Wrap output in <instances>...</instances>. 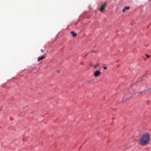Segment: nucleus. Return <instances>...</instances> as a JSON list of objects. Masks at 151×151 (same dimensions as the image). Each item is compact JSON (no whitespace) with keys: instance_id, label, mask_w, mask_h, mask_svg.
<instances>
[{"instance_id":"3","label":"nucleus","mask_w":151,"mask_h":151,"mask_svg":"<svg viewBox=\"0 0 151 151\" xmlns=\"http://www.w3.org/2000/svg\"><path fill=\"white\" fill-rule=\"evenodd\" d=\"M106 5V3H104L102 5L100 8V9L101 12H104V9Z\"/></svg>"},{"instance_id":"10","label":"nucleus","mask_w":151,"mask_h":151,"mask_svg":"<svg viewBox=\"0 0 151 151\" xmlns=\"http://www.w3.org/2000/svg\"><path fill=\"white\" fill-rule=\"evenodd\" d=\"M41 52H44V50H42V49H41Z\"/></svg>"},{"instance_id":"12","label":"nucleus","mask_w":151,"mask_h":151,"mask_svg":"<svg viewBox=\"0 0 151 151\" xmlns=\"http://www.w3.org/2000/svg\"><path fill=\"white\" fill-rule=\"evenodd\" d=\"M90 65L91 66H93L92 63H90Z\"/></svg>"},{"instance_id":"1","label":"nucleus","mask_w":151,"mask_h":151,"mask_svg":"<svg viewBox=\"0 0 151 151\" xmlns=\"http://www.w3.org/2000/svg\"><path fill=\"white\" fill-rule=\"evenodd\" d=\"M150 141V135L148 133L144 134L141 138L139 144L142 145H146L148 144Z\"/></svg>"},{"instance_id":"9","label":"nucleus","mask_w":151,"mask_h":151,"mask_svg":"<svg viewBox=\"0 0 151 151\" xmlns=\"http://www.w3.org/2000/svg\"><path fill=\"white\" fill-rule=\"evenodd\" d=\"M103 68L104 70H106L107 69V67H104Z\"/></svg>"},{"instance_id":"14","label":"nucleus","mask_w":151,"mask_h":151,"mask_svg":"<svg viewBox=\"0 0 151 151\" xmlns=\"http://www.w3.org/2000/svg\"><path fill=\"white\" fill-rule=\"evenodd\" d=\"M144 77H143V79H144Z\"/></svg>"},{"instance_id":"8","label":"nucleus","mask_w":151,"mask_h":151,"mask_svg":"<svg viewBox=\"0 0 151 151\" xmlns=\"http://www.w3.org/2000/svg\"><path fill=\"white\" fill-rule=\"evenodd\" d=\"M146 55V56H147V58H150V55H147V54H146V55Z\"/></svg>"},{"instance_id":"4","label":"nucleus","mask_w":151,"mask_h":151,"mask_svg":"<svg viewBox=\"0 0 151 151\" xmlns=\"http://www.w3.org/2000/svg\"><path fill=\"white\" fill-rule=\"evenodd\" d=\"M46 55L45 54L42 56L39 57L37 59V61H39L40 60H43L46 57Z\"/></svg>"},{"instance_id":"7","label":"nucleus","mask_w":151,"mask_h":151,"mask_svg":"<svg viewBox=\"0 0 151 151\" xmlns=\"http://www.w3.org/2000/svg\"><path fill=\"white\" fill-rule=\"evenodd\" d=\"M99 64H97L96 65H95V66H94V68H96V67L99 66Z\"/></svg>"},{"instance_id":"6","label":"nucleus","mask_w":151,"mask_h":151,"mask_svg":"<svg viewBox=\"0 0 151 151\" xmlns=\"http://www.w3.org/2000/svg\"><path fill=\"white\" fill-rule=\"evenodd\" d=\"M70 33L72 34V36L73 37H75L77 35V34L75 33L73 31L71 32Z\"/></svg>"},{"instance_id":"13","label":"nucleus","mask_w":151,"mask_h":151,"mask_svg":"<svg viewBox=\"0 0 151 151\" xmlns=\"http://www.w3.org/2000/svg\"><path fill=\"white\" fill-rule=\"evenodd\" d=\"M57 72H59V70H58V71H57Z\"/></svg>"},{"instance_id":"2","label":"nucleus","mask_w":151,"mask_h":151,"mask_svg":"<svg viewBox=\"0 0 151 151\" xmlns=\"http://www.w3.org/2000/svg\"><path fill=\"white\" fill-rule=\"evenodd\" d=\"M101 74V72L100 71L97 70L94 73V76L96 77L99 76Z\"/></svg>"},{"instance_id":"5","label":"nucleus","mask_w":151,"mask_h":151,"mask_svg":"<svg viewBox=\"0 0 151 151\" xmlns=\"http://www.w3.org/2000/svg\"><path fill=\"white\" fill-rule=\"evenodd\" d=\"M130 9V7L129 6H125L124 8L123 9L122 11L123 12H125L126 10H128Z\"/></svg>"},{"instance_id":"11","label":"nucleus","mask_w":151,"mask_h":151,"mask_svg":"<svg viewBox=\"0 0 151 151\" xmlns=\"http://www.w3.org/2000/svg\"><path fill=\"white\" fill-rule=\"evenodd\" d=\"M93 52H96V51H91V53H92Z\"/></svg>"}]
</instances>
